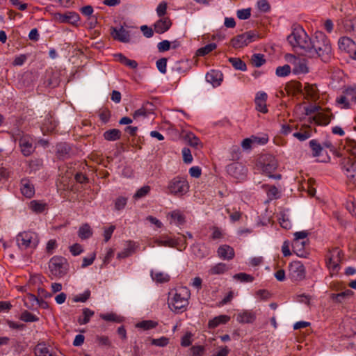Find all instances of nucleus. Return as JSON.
Returning a JSON list of instances; mask_svg holds the SVG:
<instances>
[{
  "label": "nucleus",
  "instance_id": "1",
  "mask_svg": "<svg viewBox=\"0 0 356 356\" xmlns=\"http://www.w3.org/2000/svg\"><path fill=\"white\" fill-rule=\"evenodd\" d=\"M305 55L311 58H320L328 63L334 57L330 40L322 31H316Z\"/></svg>",
  "mask_w": 356,
  "mask_h": 356
},
{
  "label": "nucleus",
  "instance_id": "2",
  "mask_svg": "<svg viewBox=\"0 0 356 356\" xmlns=\"http://www.w3.org/2000/svg\"><path fill=\"white\" fill-rule=\"evenodd\" d=\"M345 149L348 155L341 159L340 165L350 183L356 186V141L348 140Z\"/></svg>",
  "mask_w": 356,
  "mask_h": 356
},
{
  "label": "nucleus",
  "instance_id": "3",
  "mask_svg": "<svg viewBox=\"0 0 356 356\" xmlns=\"http://www.w3.org/2000/svg\"><path fill=\"white\" fill-rule=\"evenodd\" d=\"M312 40L306 31L302 27H298L293 30L287 37V40L293 47H299L306 54Z\"/></svg>",
  "mask_w": 356,
  "mask_h": 356
},
{
  "label": "nucleus",
  "instance_id": "4",
  "mask_svg": "<svg viewBox=\"0 0 356 356\" xmlns=\"http://www.w3.org/2000/svg\"><path fill=\"white\" fill-rule=\"evenodd\" d=\"M190 291L186 287H181L176 291L169 300V307L175 312H184L188 305Z\"/></svg>",
  "mask_w": 356,
  "mask_h": 356
},
{
  "label": "nucleus",
  "instance_id": "5",
  "mask_svg": "<svg viewBox=\"0 0 356 356\" xmlns=\"http://www.w3.org/2000/svg\"><path fill=\"white\" fill-rule=\"evenodd\" d=\"M49 270L51 279L53 277L60 278L64 277L68 270L67 259L61 256L53 257L49 262Z\"/></svg>",
  "mask_w": 356,
  "mask_h": 356
},
{
  "label": "nucleus",
  "instance_id": "6",
  "mask_svg": "<svg viewBox=\"0 0 356 356\" xmlns=\"http://www.w3.org/2000/svg\"><path fill=\"white\" fill-rule=\"evenodd\" d=\"M189 187L186 177L177 176L169 181L167 188L170 195L182 197L188 192Z\"/></svg>",
  "mask_w": 356,
  "mask_h": 356
},
{
  "label": "nucleus",
  "instance_id": "7",
  "mask_svg": "<svg viewBox=\"0 0 356 356\" xmlns=\"http://www.w3.org/2000/svg\"><path fill=\"white\" fill-rule=\"evenodd\" d=\"M17 245L22 250L28 248L35 249L39 243L38 235L34 232H23L16 236Z\"/></svg>",
  "mask_w": 356,
  "mask_h": 356
},
{
  "label": "nucleus",
  "instance_id": "8",
  "mask_svg": "<svg viewBox=\"0 0 356 356\" xmlns=\"http://www.w3.org/2000/svg\"><path fill=\"white\" fill-rule=\"evenodd\" d=\"M258 38L259 34L256 31H249L232 38L230 44L236 49H241L256 41Z\"/></svg>",
  "mask_w": 356,
  "mask_h": 356
},
{
  "label": "nucleus",
  "instance_id": "9",
  "mask_svg": "<svg viewBox=\"0 0 356 356\" xmlns=\"http://www.w3.org/2000/svg\"><path fill=\"white\" fill-rule=\"evenodd\" d=\"M342 258L343 252L339 248H333L329 250L325 255L327 267L333 273H337L340 269Z\"/></svg>",
  "mask_w": 356,
  "mask_h": 356
},
{
  "label": "nucleus",
  "instance_id": "10",
  "mask_svg": "<svg viewBox=\"0 0 356 356\" xmlns=\"http://www.w3.org/2000/svg\"><path fill=\"white\" fill-rule=\"evenodd\" d=\"M286 58L293 65L292 72L294 74H304L309 72V68L305 59L296 57L292 54H287Z\"/></svg>",
  "mask_w": 356,
  "mask_h": 356
},
{
  "label": "nucleus",
  "instance_id": "11",
  "mask_svg": "<svg viewBox=\"0 0 356 356\" xmlns=\"http://www.w3.org/2000/svg\"><path fill=\"white\" fill-rule=\"evenodd\" d=\"M227 172L233 178L241 181L245 179L248 169L242 163H234L227 166Z\"/></svg>",
  "mask_w": 356,
  "mask_h": 356
},
{
  "label": "nucleus",
  "instance_id": "12",
  "mask_svg": "<svg viewBox=\"0 0 356 356\" xmlns=\"http://www.w3.org/2000/svg\"><path fill=\"white\" fill-rule=\"evenodd\" d=\"M305 268L300 261H293L289 266V276L293 281H300L305 277Z\"/></svg>",
  "mask_w": 356,
  "mask_h": 356
},
{
  "label": "nucleus",
  "instance_id": "13",
  "mask_svg": "<svg viewBox=\"0 0 356 356\" xmlns=\"http://www.w3.org/2000/svg\"><path fill=\"white\" fill-rule=\"evenodd\" d=\"M339 48L347 52L350 57L356 60V44L348 37H341L338 41Z\"/></svg>",
  "mask_w": 356,
  "mask_h": 356
},
{
  "label": "nucleus",
  "instance_id": "14",
  "mask_svg": "<svg viewBox=\"0 0 356 356\" xmlns=\"http://www.w3.org/2000/svg\"><path fill=\"white\" fill-rule=\"evenodd\" d=\"M308 236V232L307 231H300L297 232L294 234V241L293 243V248L294 250V252H296L297 255L300 257H305L307 255V252L305 250H302V249H298L299 245H305L306 243V241H300V240L305 239Z\"/></svg>",
  "mask_w": 356,
  "mask_h": 356
},
{
  "label": "nucleus",
  "instance_id": "15",
  "mask_svg": "<svg viewBox=\"0 0 356 356\" xmlns=\"http://www.w3.org/2000/svg\"><path fill=\"white\" fill-rule=\"evenodd\" d=\"M56 19L60 23H68L72 25H77L80 17L76 12H66L63 14L56 13Z\"/></svg>",
  "mask_w": 356,
  "mask_h": 356
},
{
  "label": "nucleus",
  "instance_id": "16",
  "mask_svg": "<svg viewBox=\"0 0 356 356\" xmlns=\"http://www.w3.org/2000/svg\"><path fill=\"white\" fill-rule=\"evenodd\" d=\"M111 35L114 40L121 42H129L130 40L129 32L122 26L120 28L111 27Z\"/></svg>",
  "mask_w": 356,
  "mask_h": 356
},
{
  "label": "nucleus",
  "instance_id": "17",
  "mask_svg": "<svg viewBox=\"0 0 356 356\" xmlns=\"http://www.w3.org/2000/svg\"><path fill=\"white\" fill-rule=\"evenodd\" d=\"M263 160V172L266 174L267 176H270L273 172H274L277 170L278 166L277 161L273 156L270 155L265 156Z\"/></svg>",
  "mask_w": 356,
  "mask_h": 356
},
{
  "label": "nucleus",
  "instance_id": "18",
  "mask_svg": "<svg viewBox=\"0 0 356 356\" xmlns=\"http://www.w3.org/2000/svg\"><path fill=\"white\" fill-rule=\"evenodd\" d=\"M19 144L24 156H28L33 153L34 148L33 147L32 138L30 136H23L20 137Z\"/></svg>",
  "mask_w": 356,
  "mask_h": 356
},
{
  "label": "nucleus",
  "instance_id": "19",
  "mask_svg": "<svg viewBox=\"0 0 356 356\" xmlns=\"http://www.w3.org/2000/svg\"><path fill=\"white\" fill-rule=\"evenodd\" d=\"M22 194L26 198H31L35 195V187L28 178H23L20 181Z\"/></svg>",
  "mask_w": 356,
  "mask_h": 356
},
{
  "label": "nucleus",
  "instance_id": "20",
  "mask_svg": "<svg viewBox=\"0 0 356 356\" xmlns=\"http://www.w3.org/2000/svg\"><path fill=\"white\" fill-rule=\"evenodd\" d=\"M172 22L168 17H163L157 20L154 24V31L158 34H162L170 29Z\"/></svg>",
  "mask_w": 356,
  "mask_h": 356
},
{
  "label": "nucleus",
  "instance_id": "21",
  "mask_svg": "<svg viewBox=\"0 0 356 356\" xmlns=\"http://www.w3.org/2000/svg\"><path fill=\"white\" fill-rule=\"evenodd\" d=\"M332 118L333 115L330 111H326L318 112L312 119L318 125L326 126L329 124Z\"/></svg>",
  "mask_w": 356,
  "mask_h": 356
},
{
  "label": "nucleus",
  "instance_id": "22",
  "mask_svg": "<svg viewBox=\"0 0 356 356\" xmlns=\"http://www.w3.org/2000/svg\"><path fill=\"white\" fill-rule=\"evenodd\" d=\"M218 256L223 260H232L234 256L235 252L233 248L228 245H220L217 250Z\"/></svg>",
  "mask_w": 356,
  "mask_h": 356
},
{
  "label": "nucleus",
  "instance_id": "23",
  "mask_svg": "<svg viewBox=\"0 0 356 356\" xmlns=\"http://www.w3.org/2000/svg\"><path fill=\"white\" fill-rule=\"evenodd\" d=\"M267 94L264 92H259L257 93L254 102L256 109L263 113H266L268 109L266 108Z\"/></svg>",
  "mask_w": 356,
  "mask_h": 356
},
{
  "label": "nucleus",
  "instance_id": "24",
  "mask_svg": "<svg viewBox=\"0 0 356 356\" xmlns=\"http://www.w3.org/2000/svg\"><path fill=\"white\" fill-rule=\"evenodd\" d=\"M268 142V138L266 137H256L252 136L251 138H245L242 143L241 146L243 149H250L253 144L264 145Z\"/></svg>",
  "mask_w": 356,
  "mask_h": 356
},
{
  "label": "nucleus",
  "instance_id": "25",
  "mask_svg": "<svg viewBox=\"0 0 356 356\" xmlns=\"http://www.w3.org/2000/svg\"><path fill=\"white\" fill-rule=\"evenodd\" d=\"M256 319L254 312L243 310L236 314V321L240 323H252Z\"/></svg>",
  "mask_w": 356,
  "mask_h": 356
},
{
  "label": "nucleus",
  "instance_id": "26",
  "mask_svg": "<svg viewBox=\"0 0 356 356\" xmlns=\"http://www.w3.org/2000/svg\"><path fill=\"white\" fill-rule=\"evenodd\" d=\"M223 79L222 74L217 70H211L206 74V80L212 84L213 86H218Z\"/></svg>",
  "mask_w": 356,
  "mask_h": 356
},
{
  "label": "nucleus",
  "instance_id": "27",
  "mask_svg": "<svg viewBox=\"0 0 356 356\" xmlns=\"http://www.w3.org/2000/svg\"><path fill=\"white\" fill-rule=\"evenodd\" d=\"M229 270V266L225 263H218L212 266L208 273L210 275H222Z\"/></svg>",
  "mask_w": 356,
  "mask_h": 356
},
{
  "label": "nucleus",
  "instance_id": "28",
  "mask_svg": "<svg viewBox=\"0 0 356 356\" xmlns=\"http://www.w3.org/2000/svg\"><path fill=\"white\" fill-rule=\"evenodd\" d=\"M35 356H57L44 343H38L34 349Z\"/></svg>",
  "mask_w": 356,
  "mask_h": 356
},
{
  "label": "nucleus",
  "instance_id": "29",
  "mask_svg": "<svg viewBox=\"0 0 356 356\" xmlns=\"http://www.w3.org/2000/svg\"><path fill=\"white\" fill-rule=\"evenodd\" d=\"M191 248L193 253L197 258L203 259L209 255V250L203 244H195Z\"/></svg>",
  "mask_w": 356,
  "mask_h": 356
},
{
  "label": "nucleus",
  "instance_id": "30",
  "mask_svg": "<svg viewBox=\"0 0 356 356\" xmlns=\"http://www.w3.org/2000/svg\"><path fill=\"white\" fill-rule=\"evenodd\" d=\"M154 242L159 246L170 248H176L178 245L177 240L168 236H163L161 238L156 239Z\"/></svg>",
  "mask_w": 356,
  "mask_h": 356
},
{
  "label": "nucleus",
  "instance_id": "31",
  "mask_svg": "<svg viewBox=\"0 0 356 356\" xmlns=\"http://www.w3.org/2000/svg\"><path fill=\"white\" fill-rule=\"evenodd\" d=\"M70 146L66 143H60L56 145V154L60 158H67L70 155Z\"/></svg>",
  "mask_w": 356,
  "mask_h": 356
},
{
  "label": "nucleus",
  "instance_id": "32",
  "mask_svg": "<svg viewBox=\"0 0 356 356\" xmlns=\"http://www.w3.org/2000/svg\"><path fill=\"white\" fill-rule=\"evenodd\" d=\"M115 60L119 61L120 63L125 65L126 66H128L131 69H136L138 66V63L134 60H130L127 58L125 56H124L122 54H116L114 55Z\"/></svg>",
  "mask_w": 356,
  "mask_h": 356
},
{
  "label": "nucleus",
  "instance_id": "33",
  "mask_svg": "<svg viewBox=\"0 0 356 356\" xmlns=\"http://www.w3.org/2000/svg\"><path fill=\"white\" fill-rule=\"evenodd\" d=\"M169 215L171 218L170 223H174L179 226L185 222V217L179 210L172 211Z\"/></svg>",
  "mask_w": 356,
  "mask_h": 356
},
{
  "label": "nucleus",
  "instance_id": "34",
  "mask_svg": "<svg viewBox=\"0 0 356 356\" xmlns=\"http://www.w3.org/2000/svg\"><path fill=\"white\" fill-rule=\"evenodd\" d=\"M29 208L36 213H42L47 209V204L38 200H32L29 203Z\"/></svg>",
  "mask_w": 356,
  "mask_h": 356
},
{
  "label": "nucleus",
  "instance_id": "35",
  "mask_svg": "<svg viewBox=\"0 0 356 356\" xmlns=\"http://www.w3.org/2000/svg\"><path fill=\"white\" fill-rule=\"evenodd\" d=\"M229 316L227 315H220L209 321V327L210 328H215L220 324L226 323L229 321Z\"/></svg>",
  "mask_w": 356,
  "mask_h": 356
},
{
  "label": "nucleus",
  "instance_id": "36",
  "mask_svg": "<svg viewBox=\"0 0 356 356\" xmlns=\"http://www.w3.org/2000/svg\"><path fill=\"white\" fill-rule=\"evenodd\" d=\"M57 127V122L53 119L52 116L47 115L42 123V129L47 131H53Z\"/></svg>",
  "mask_w": 356,
  "mask_h": 356
},
{
  "label": "nucleus",
  "instance_id": "37",
  "mask_svg": "<svg viewBox=\"0 0 356 356\" xmlns=\"http://www.w3.org/2000/svg\"><path fill=\"white\" fill-rule=\"evenodd\" d=\"M121 131L117 129H109L104 133V138L108 141H115L120 138Z\"/></svg>",
  "mask_w": 356,
  "mask_h": 356
},
{
  "label": "nucleus",
  "instance_id": "38",
  "mask_svg": "<svg viewBox=\"0 0 356 356\" xmlns=\"http://www.w3.org/2000/svg\"><path fill=\"white\" fill-rule=\"evenodd\" d=\"M94 312L88 308L83 309L82 316H79L77 321L80 325H86L89 321L90 318L94 315Z\"/></svg>",
  "mask_w": 356,
  "mask_h": 356
},
{
  "label": "nucleus",
  "instance_id": "39",
  "mask_svg": "<svg viewBox=\"0 0 356 356\" xmlns=\"http://www.w3.org/2000/svg\"><path fill=\"white\" fill-rule=\"evenodd\" d=\"M151 276L153 280L159 283L167 282L170 280V276L162 272L151 271Z\"/></svg>",
  "mask_w": 356,
  "mask_h": 356
},
{
  "label": "nucleus",
  "instance_id": "40",
  "mask_svg": "<svg viewBox=\"0 0 356 356\" xmlns=\"http://www.w3.org/2000/svg\"><path fill=\"white\" fill-rule=\"evenodd\" d=\"M158 323L156 321L152 320H145L136 323V327L143 330H149L156 327Z\"/></svg>",
  "mask_w": 356,
  "mask_h": 356
},
{
  "label": "nucleus",
  "instance_id": "41",
  "mask_svg": "<svg viewBox=\"0 0 356 356\" xmlns=\"http://www.w3.org/2000/svg\"><path fill=\"white\" fill-rule=\"evenodd\" d=\"M229 62L236 70L245 71L247 69L246 64L239 58H229Z\"/></svg>",
  "mask_w": 356,
  "mask_h": 356
},
{
  "label": "nucleus",
  "instance_id": "42",
  "mask_svg": "<svg viewBox=\"0 0 356 356\" xmlns=\"http://www.w3.org/2000/svg\"><path fill=\"white\" fill-rule=\"evenodd\" d=\"M250 61L254 67H259L266 63V59L264 54H254L252 56Z\"/></svg>",
  "mask_w": 356,
  "mask_h": 356
},
{
  "label": "nucleus",
  "instance_id": "43",
  "mask_svg": "<svg viewBox=\"0 0 356 356\" xmlns=\"http://www.w3.org/2000/svg\"><path fill=\"white\" fill-rule=\"evenodd\" d=\"M343 93L349 102L355 103L356 100V86L346 88Z\"/></svg>",
  "mask_w": 356,
  "mask_h": 356
},
{
  "label": "nucleus",
  "instance_id": "44",
  "mask_svg": "<svg viewBox=\"0 0 356 356\" xmlns=\"http://www.w3.org/2000/svg\"><path fill=\"white\" fill-rule=\"evenodd\" d=\"M92 230L88 224H85L79 228V236L82 239L88 238L92 236Z\"/></svg>",
  "mask_w": 356,
  "mask_h": 356
},
{
  "label": "nucleus",
  "instance_id": "45",
  "mask_svg": "<svg viewBox=\"0 0 356 356\" xmlns=\"http://www.w3.org/2000/svg\"><path fill=\"white\" fill-rule=\"evenodd\" d=\"M216 47L217 45L215 43L208 44L204 47L200 48L197 51V55L198 56H204L211 52L213 50H214L216 48Z\"/></svg>",
  "mask_w": 356,
  "mask_h": 356
},
{
  "label": "nucleus",
  "instance_id": "46",
  "mask_svg": "<svg viewBox=\"0 0 356 356\" xmlns=\"http://www.w3.org/2000/svg\"><path fill=\"white\" fill-rule=\"evenodd\" d=\"M100 318L106 321L120 323L122 319L115 313L101 314Z\"/></svg>",
  "mask_w": 356,
  "mask_h": 356
},
{
  "label": "nucleus",
  "instance_id": "47",
  "mask_svg": "<svg viewBox=\"0 0 356 356\" xmlns=\"http://www.w3.org/2000/svg\"><path fill=\"white\" fill-rule=\"evenodd\" d=\"M151 191V187L149 186H144L139 188L136 193L134 195L133 197L135 200L141 199L149 194Z\"/></svg>",
  "mask_w": 356,
  "mask_h": 356
},
{
  "label": "nucleus",
  "instance_id": "48",
  "mask_svg": "<svg viewBox=\"0 0 356 356\" xmlns=\"http://www.w3.org/2000/svg\"><path fill=\"white\" fill-rule=\"evenodd\" d=\"M291 67L289 65H284L283 66H279L276 69L275 74L277 76L284 77L288 76L291 73Z\"/></svg>",
  "mask_w": 356,
  "mask_h": 356
},
{
  "label": "nucleus",
  "instance_id": "49",
  "mask_svg": "<svg viewBox=\"0 0 356 356\" xmlns=\"http://www.w3.org/2000/svg\"><path fill=\"white\" fill-rule=\"evenodd\" d=\"M185 138L188 144L192 147H198L200 145V139L191 132L188 133Z\"/></svg>",
  "mask_w": 356,
  "mask_h": 356
},
{
  "label": "nucleus",
  "instance_id": "50",
  "mask_svg": "<svg viewBox=\"0 0 356 356\" xmlns=\"http://www.w3.org/2000/svg\"><path fill=\"white\" fill-rule=\"evenodd\" d=\"M309 146L312 150V154L314 156H318L320 155L323 148L320 143L316 140H312L309 141Z\"/></svg>",
  "mask_w": 356,
  "mask_h": 356
},
{
  "label": "nucleus",
  "instance_id": "51",
  "mask_svg": "<svg viewBox=\"0 0 356 356\" xmlns=\"http://www.w3.org/2000/svg\"><path fill=\"white\" fill-rule=\"evenodd\" d=\"M233 278L241 282H252L254 280V277L252 275L245 273L235 274Z\"/></svg>",
  "mask_w": 356,
  "mask_h": 356
},
{
  "label": "nucleus",
  "instance_id": "52",
  "mask_svg": "<svg viewBox=\"0 0 356 356\" xmlns=\"http://www.w3.org/2000/svg\"><path fill=\"white\" fill-rule=\"evenodd\" d=\"M353 292L351 290L347 289L341 293L334 294L332 298L335 301L341 302L345 298L350 297L353 295Z\"/></svg>",
  "mask_w": 356,
  "mask_h": 356
},
{
  "label": "nucleus",
  "instance_id": "53",
  "mask_svg": "<svg viewBox=\"0 0 356 356\" xmlns=\"http://www.w3.org/2000/svg\"><path fill=\"white\" fill-rule=\"evenodd\" d=\"M20 319L24 322H36L39 318L28 311L22 313Z\"/></svg>",
  "mask_w": 356,
  "mask_h": 356
},
{
  "label": "nucleus",
  "instance_id": "54",
  "mask_svg": "<svg viewBox=\"0 0 356 356\" xmlns=\"http://www.w3.org/2000/svg\"><path fill=\"white\" fill-rule=\"evenodd\" d=\"M346 209L354 216H356V200L350 197L346 203Z\"/></svg>",
  "mask_w": 356,
  "mask_h": 356
},
{
  "label": "nucleus",
  "instance_id": "55",
  "mask_svg": "<svg viewBox=\"0 0 356 356\" xmlns=\"http://www.w3.org/2000/svg\"><path fill=\"white\" fill-rule=\"evenodd\" d=\"M128 199L124 197H119L115 200L114 208L116 211L123 209L127 204Z\"/></svg>",
  "mask_w": 356,
  "mask_h": 356
},
{
  "label": "nucleus",
  "instance_id": "56",
  "mask_svg": "<svg viewBox=\"0 0 356 356\" xmlns=\"http://www.w3.org/2000/svg\"><path fill=\"white\" fill-rule=\"evenodd\" d=\"M293 136L300 141H305L311 137V131L309 130H303L293 133Z\"/></svg>",
  "mask_w": 356,
  "mask_h": 356
},
{
  "label": "nucleus",
  "instance_id": "57",
  "mask_svg": "<svg viewBox=\"0 0 356 356\" xmlns=\"http://www.w3.org/2000/svg\"><path fill=\"white\" fill-rule=\"evenodd\" d=\"M167 8H168V5L165 1H162L158 5V6L156 9V11L157 15L160 18L165 17V15L167 13Z\"/></svg>",
  "mask_w": 356,
  "mask_h": 356
},
{
  "label": "nucleus",
  "instance_id": "58",
  "mask_svg": "<svg viewBox=\"0 0 356 356\" xmlns=\"http://www.w3.org/2000/svg\"><path fill=\"white\" fill-rule=\"evenodd\" d=\"M90 291L88 289V290H86L83 293L76 296L73 298V301L74 302H85L90 298Z\"/></svg>",
  "mask_w": 356,
  "mask_h": 356
},
{
  "label": "nucleus",
  "instance_id": "59",
  "mask_svg": "<svg viewBox=\"0 0 356 356\" xmlns=\"http://www.w3.org/2000/svg\"><path fill=\"white\" fill-rule=\"evenodd\" d=\"M167 61L166 58H162L159 59L156 63L158 70L162 74L166 73Z\"/></svg>",
  "mask_w": 356,
  "mask_h": 356
},
{
  "label": "nucleus",
  "instance_id": "60",
  "mask_svg": "<svg viewBox=\"0 0 356 356\" xmlns=\"http://www.w3.org/2000/svg\"><path fill=\"white\" fill-rule=\"evenodd\" d=\"M169 343L168 338L165 337H161L159 339H152L151 343L152 345L159 346V347H164L167 346Z\"/></svg>",
  "mask_w": 356,
  "mask_h": 356
},
{
  "label": "nucleus",
  "instance_id": "61",
  "mask_svg": "<svg viewBox=\"0 0 356 356\" xmlns=\"http://www.w3.org/2000/svg\"><path fill=\"white\" fill-rule=\"evenodd\" d=\"M237 17L240 19H247L251 15V9H241L238 10L236 13Z\"/></svg>",
  "mask_w": 356,
  "mask_h": 356
},
{
  "label": "nucleus",
  "instance_id": "62",
  "mask_svg": "<svg viewBox=\"0 0 356 356\" xmlns=\"http://www.w3.org/2000/svg\"><path fill=\"white\" fill-rule=\"evenodd\" d=\"M257 8L260 11L266 13L270 10V6L267 0H259L257 1Z\"/></svg>",
  "mask_w": 356,
  "mask_h": 356
},
{
  "label": "nucleus",
  "instance_id": "63",
  "mask_svg": "<svg viewBox=\"0 0 356 356\" xmlns=\"http://www.w3.org/2000/svg\"><path fill=\"white\" fill-rule=\"evenodd\" d=\"M183 160L186 163H191L193 161V156L191 150L184 147L182 149Z\"/></svg>",
  "mask_w": 356,
  "mask_h": 356
},
{
  "label": "nucleus",
  "instance_id": "64",
  "mask_svg": "<svg viewBox=\"0 0 356 356\" xmlns=\"http://www.w3.org/2000/svg\"><path fill=\"white\" fill-rule=\"evenodd\" d=\"M96 342L102 346H110L111 341L107 336H97Z\"/></svg>",
  "mask_w": 356,
  "mask_h": 356
}]
</instances>
